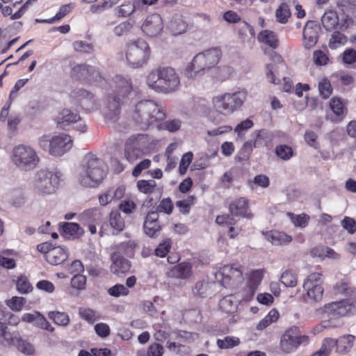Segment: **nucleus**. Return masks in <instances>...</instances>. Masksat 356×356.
Returning <instances> with one entry per match:
<instances>
[{
  "label": "nucleus",
  "instance_id": "f257e3e1",
  "mask_svg": "<svg viewBox=\"0 0 356 356\" xmlns=\"http://www.w3.org/2000/svg\"><path fill=\"white\" fill-rule=\"evenodd\" d=\"M106 169L103 161L88 153L81 159L77 170L78 183L85 188H95L104 180Z\"/></svg>",
  "mask_w": 356,
  "mask_h": 356
},
{
  "label": "nucleus",
  "instance_id": "f03ea898",
  "mask_svg": "<svg viewBox=\"0 0 356 356\" xmlns=\"http://www.w3.org/2000/svg\"><path fill=\"white\" fill-rule=\"evenodd\" d=\"M220 48L214 47L198 53L186 67L184 74L189 79H196L202 76L207 70L216 66L221 57Z\"/></svg>",
  "mask_w": 356,
  "mask_h": 356
},
{
  "label": "nucleus",
  "instance_id": "7ed1b4c3",
  "mask_svg": "<svg viewBox=\"0 0 356 356\" xmlns=\"http://www.w3.org/2000/svg\"><path fill=\"white\" fill-rule=\"evenodd\" d=\"M248 90L240 89L234 92H226L215 96L212 102L214 108L225 115H230L241 108L248 97Z\"/></svg>",
  "mask_w": 356,
  "mask_h": 356
},
{
  "label": "nucleus",
  "instance_id": "20e7f679",
  "mask_svg": "<svg viewBox=\"0 0 356 356\" xmlns=\"http://www.w3.org/2000/svg\"><path fill=\"white\" fill-rule=\"evenodd\" d=\"M126 60L132 68H139L145 65L150 56V48L143 39L132 40L126 44Z\"/></svg>",
  "mask_w": 356,
  "mask_h": 356
},
{
  "label": "nucleus",
  "instance_id": "39448f33",
  "mask_svg": "<svg viewBox=\"0 0 356 356\" xmlns=\"http://www.w3.org/2000/svg\"><path fill=\"white\" fill-rule=\"evenodd\" d=\"M63 174L60 171H49L42 169L38 171L33 181L34 191L41 195L54 193L58 188Z\"/></svg>",
  "mask_w": 356,
  "mask_h": 356
},
{
  "label": "nucleus",
  "instance_id": "423d86ee",
  "mask_svg": "<svg viewBox=\"0 0 356 356\" xmlns=\"http://www.w3.org/2000/svg\"><path fill=\"white\" fill-rule=\"evenodd\" d=\"M39 160L36 152L30 146L19 145L13 150L12 161L20 170H33L37 166Z\"/></svg>",
  "mask_w": 356,
  "mask_h": 356
},
{
  "label": "nucleus",
  "instance_id": "0eeeda50",
  "mask_svg": "<svg viewBox=\"0 0 356 356\" xmlns=\"http://www.w3.org/2000/svg\"><path fill=\"white\" fill-rule=\"evenodd\" d=\"M156 103L153 100H142L136 106L134 119L142 129H147L156 122Z\"/></svg>",
  "mask_w": 356,
  "mask_h": 356
},
{
  "label": "nucleus",
  "instance_id": "6e6552de",
  "mask_svg": "<svg viewBox=\"0 0 356 356\" xmlns=\"http://www.w3.org/2000/svg\"><path fill=\"white\" fill-rule=\"evenodd\" d=\"M179 84V77L172 67H164L157 72V92H170L174 91Z\"/></svg>",
  "mask_w": 356,
  "mask_h": 356
},
{
  "label": "nucleus",
  "instance_id": "1a4fd4ad",
  "mask_svg": "<svg viewBox=\"0 0 356 356\" xmlns=\"http://www.w3.org/2000/svg\"><path fill=\"white\" fill-rule=\"evenodd\" d=\"M243 273L240 266L236 264L225 265L216 274V279L225 287L232 286L243 281Z\"/></svg>",
  "mask_w": 356,
  "mask_h": 356
},
{
  "label": "nucleus",
  "instance_id": "9d476101",
  "mask_svg": "<svg viewBox=\"0 0 356 356\" xmlns=\"http://www.w3.org/2000/svg\"><path fill=\"white\" fill-rule=\"evenodd\" d=\"M145 138L144 135L138 134L130 137L124 148V155L129 162H134L141 158L145 150Z\"/></svg>",
  "mask_w": 356,
  "mask_h": 356
},
{
  "label": "nucleus",
  "instance_id": "9b49d317",
  "mask_svg": "<svg viewBox=\"0 0 356 356\" xmlns=\"http://www.w3.org/2000/svg\"><path fill=\"white\" fill-rule=\"evenodd\" d=\"M322 282V275L319 273H311L305 280L303 288L310 299L316 302L321 300L323 294Z\"/></svg>",
  "mask_w": 356,
  "mask_h": 356
},
{
  "label": "nucleus",
  "instance_id": "f8f14e48",
  "mask_svg": "<svg viewBox=\"0 0 356 356\" xmlns=\"http://www.w3.org/2000/svg\"><path fill=\"white\" fill-rule=\"evenodd\" d=\"M307 337L299 335L296 327L291 328L282 335L280 341L282 350L289 353L295 350L302 343L307 341Z\"/></svg>",
  "mask_w": 356,
  "mask_h": 356
},
{
  "label": "nucleus",
  "instance_id": "ddd939ff",
  "mask_svg": "<svg viewBox=\"0 0 356 356\" xmlns=\"http://www.w3.org/2000/svg\"><path fill=\"white\" fill-rule=\"evenodd\" d=\"M353 307V303L349 300L333 302L324 306V312L330 318H339L350 313Z\"/></svg>",
  "mask_w": 356,
  "mask_h": 356
},
{
  "label": "nucleus",
  "instance_id": "4468645a",
  "mask_svg": "<svg viewBox=\"0 0 356 356\" xmlns=\"http://www.w3.org/2000/svg\"><path fill=\"white\" fill-rule=\"evenodd\" d=\"M121 98L115 94H110L106 100V107L104 111L106 120L116 122L120 113Z\"/></svg>",
  "mask_w": 356,
  "mask_h": 356
},
{
  "label": "nucleus",
  "instance_id": "2eb2a0df",
  "mask_svg": "<svg viewBox=\"0 0 356 356\" xmlns=\"http://www.w3.org/2000/svg\"><path fill=\"white\" fill-rule=\"evenodd\" d=\"M73 145L71 136L61 134L52 138L51 154L53 156H61L68 152Z\"/></svg>",
  "mask_w": 356,
  "mask_h": 356
},
{
  "label": "nucleus",
  "instance_id": "dca6fc26",
  "mask_svg": "<svg viewBox=\"0 0 356 356\" xmlns=\"http://www.w3.org/2000/svg\"><path fill=\"white\" fill-rule=\"evenodd\" d=\"M165 108L157 104V122L166 117ZM181 121L179 119H172L157 122V130H165L170 133L179 131L181 127Z\"/></svg>",
  "mask_w": 356,
  "mask_h": 356
},
{
  "label": "nucleus",
  "instance_id": "f3484780",
  "mask_svg": "<svg viewBox=\"0 0 356 356\" xmlns=\"http://www.w3.org/2000/svg\"><path fill=\"white\" fill-rule=\"evenodd\" d=\"M320 26L314 21H308L303 29V45L307 49L313 47L318 40Z\"/></svg>",
  "mask_w": 356,
  "mask_h": 356
},
{
  "label": "nucleus",
  "instance_id": "a211bd4d",
  "mask_svg": "<svg viewBox=\"0 0 356 356\" xmlns=\"http://www.w3.org/2000/svg\"><path fill=\"white\" fill-rule=\"evenodd\" d=\"M112 264L111 271L115 275L125 273L130 270L131 262L124 258L119 252H113L111 256Z\"/></svg>",
  "mask_w": 356,
  "mask_h": 356
},
{
  "label": "nucleus",
  "instance_id": "6ab92c4d",
  "mask_svg": "<svg viewBox=\"0 0 356 356\" xmlns=\"http://www.w3.org/2000/svg\"><path fill=\"white\" fill-rule=\"evenodd\" d=\"M115 83V94L117 96L125 98L134 91L131 79L121 75H116L114 79Z\"/></svg>",
  "mask_w": 356,
  "mask_h": 356
},
{
  "label": "nucleus",
  "instance_id": "aec40b11",
  "mask_svg": "<svg viewBox=\"0 0 356 356\" xmlns=\"http://www.w3.org/2000/svg\"><path fill=\"white\" fill-rule=\"evenodd\" d=\"M254 148L268 147L270 145L273 138V134L266 129L256 130L251 134Z\"/></svg>",
  "mask_w": 356,
  "mask_h": 356
},
{
  "label": "nucleus",
  "instance_id": "412c9836",
  "mask_svg": "<svg viewBox=\"0 0 356 356\" xmlns=\"http://www.w3.org/2000/svg\"><path fill=\"white\" fill-rule=\"evenodd\" d=\"M230 213L236 216L250 218L251 213L248 209V200L245 197L238 198L229 204Z\"/></svg>",
  "mask_w": 356,
  "mask_h": 356
},
{
  "label": "nucleus",
  "instance_id": "4be33fe9",
  "mask_svg": "<svg viewBox=\"0 0 356 356\" xmlns=\"http://www.w3.org/2000/svg\"><path fill=\"white\" fill-rule=\"evenodd\" d=\"M80 116L78 113L70 109L64 108L56 117L57 127L60 129H65L66 127L72 123L78 122Z\"/></svg>",
  "mask_w": 356,
  "mask_h": 356
},
{
  "label": "nucleus",
  "instance_id": "5701e85b",
  "mask_svg": "<svg viewBox=\"0 0 356 356\" xmlns=\"http://www.w3.org/2000/svg\"><path fill=\"white\" fill-rule=\"evenodd\" d=\"M215 285L214 282L204 279L195 284L193 293L202 298L207 297L213 293Z\"/></svg>",
  "mask_w": 356,
  "mask_h": 356
},
{
  "label": "nucleus",
  "instance_id": "b1692460",
  "mask_svg": "<svg viewBox=\"0 0 356 356\" xmlns=\"http://www.w3.org/2000/svg\"><path fill=\"white\" fill-rule=\"evenodd\" d=\"M262 278L263 271L261 270H254L251 272L248 279V295L244 298L245 300H250L253 297Z\"/></svg>",
  "mask_w": 356,
  "mask_h": 356
},
{
  "label": "nucleus",
  "instance_id": "393cba45",
  "mask_svg": "<svg viewBox=\"0 0 356 356\" xmlns=\"http://www.w3.org/2000/svg\"><path fill=\"white\" fill-rule=\"evenodd\" d=\"M67 257L66 250L62 247L58 246L52 248L51 251L45 255V259L51 265H58L65 261Z\"/></svg>",
  "mask_w": 356,
  "mask_h": 356
},
{
  "label": "nucleus",
  "instance_id": "a878e982",
  "mask_svg": "<svg viewBox=\"0 0 356 356\" xmlns=\"http://www.w3.org/2000/svg\"><path fill=\"white\" fill-rule=\"evenodd\" d=\"M167 27L173 35H176L184 33L188 24L181 15L176 14L168 22Z\"/></svg>",
  "mask_w": 356,
  "mask_h": 356
},
{
  "label": "nucleus",
  "instance_id": "bb28decb",
  "mask_svg": "<svg viewBox=\"0 0 356 356\" xmlns=\"http://www.w3.org/2000/svg\"><path fill=\"white\" fill-rule=\"evenodd\" d=\"M192 266L188 262H182L174 266L169 272L168 276L177 279H187L192 274Z\"/></svg>",
  "mask_w": 356,
  "mask_h": 356
},
{
  "label": "nucleus",
  "instance_id": "cd10ccee",
  "mask_svg": "<svg viewBox=\"0 0 356 356\" xmlns=\"http://www.w3.org/2000/svg\"><path fill=\"white\" fill-rule=\"evenodd\" d=\"M259 42H262L273 49L278 47V38L275 32L270 30L261 31L257 35Z\"/></svg>",
  "mask_w": 356,
  "mask_h": 356
},
{
  "label": "nucleus",
  "instance_id": "c85d7f7f",
  "mask_svg": "<svg viewBox=\"0 0 356 356\" xmlns=\"http://www.w3.org/2000/svg\"><path fill=\"white\" fill-rule=\"evenodd\" d=\"M266 238L274 245H286L291 241V236L278 231H270L267 234Z\"/></svg>",
  "mask_w": 356,
  "mask_h": 356
},
{
  "label": "nucleus",
  "instance_id": "c756f323",
  "mask_svg": "<svg viewBox=\"0 0 356 356\" xmlns=\"http://www.w3.org/2000/svg\"><path fill=\"white\" fill-rule=\"evenodd\" d=\"M19 333L17 332H11L4 323L0 322V343L6 345H15Z\"/></svg>",
  "mask_w": 356,
  "mask_h": 356
},
{
  "label": "nucleus",
  "instance_id": "7c9ffc66",
  "mask_svg": "<svg viewBox=\"0 0 356 356\" xmlns=\"http://www.w3.org/2000/svg\"><path fill=\"white\" fill-rule=\"evenodd\" d=\"M144 232L146 235L153 237L156 234V212L153 210L147 211L144 224Z\"/></svg>",
  "mask_w": 356,
  "mask_h": 356
},
{
  "label": "nucleus",
  "instance_id": "2f4dec72",
  "mask_svg": "<svg viewBox=\"0 0 356 356\" xmlns=\"http://www.w3.org/2000/svg\"><path fill=\"white\" fill-rule=\"evenodd\" d=\"M321 23L327 31H330L333 30L339 23L337 13L332 10L325 12L321 17Z\"/></svg>",
  "mask_w": 356,
  "mask_h": 356
},
{
  "label": "nucleus",
  "instance_id": "473e14b6",
  "mask_svg": "<svg viewBox=\"0 0 356 356\" xmlns=\"http://www.w3.org/2000/svg\"><path fill=\"white\" fill-rule=\"evenodd\" d=\"M237 302L236 298L232 296H226L220 300L219 306L220 309L226 314H233L236 311Z\"/></svg>",
  "mask_w": 356,
  "mask_h": 356
},
{
  "label": "nucleus",
  "instance_id": "72a5a7b5",
  "mask_svg": "<svg viewBox=\"0 0 356 356\" xmlns=\"http://www.w3.org/2000/svg\"><path fill=\"white\" fill-rule=\"evenodd\" d=\"M109 224L116 234L122 232L124 227V221L118 210H113L109 215Z\"/></svg>",
  "mask_w": 356,
  "mask_h": 356
},
{
  "label": "nucleus",
  "instance_id": "f704fd0d",
  "mask_svg": "<svg viewBox=\"0 0 356 356\" xmlns=\"http://www.w3.org/2000/svg\"><path fill=\"white\" fill-rule=\"evenodd\" d=\"M92 66L86 64H79L74 66L71 70V76L79 80L86 81L88 73Z\"/></svg>",
  "mask_w": 356,
  "mask_h": 356
},
{
  "label": "nucleus",
  "instance_id": "c9c22d12",
  "mask_svg": "<svg viewBox=\"0 0 356 356\" xmlns=\"http://www.w3.org/2000/svg\"><path fill=\"white\" fill-rule=\"evenodd\" d=\"M141 29L143 32L150 38L156 36V17L152 15L147 17L143 22Z\"/></svg>",
  "mask_w": 356,
  "mask_h": 356
},
{
  "label": "nucleus",
  "instance_id": "e433bc0d",
  "mask_svg": "<svg viewBox=\"0 0 356 356\" xmlns=\"http://www.w3.org/2000/svg\"><path fill=\"white\" fill-rule=\"evenodd\" d=\"M63 231L65 234H69L74 238H79L84 233L83 229L76 222H64Z\"/></svg>",
  "mask_w": 356,
  "mask_h": 356
},
{
  "label": "nucleus",
  "instance_id": "4c0bfd02",
  "mask_svg": "<svg viewBox=\"0 0 356 356\" xmlns=\"http://www.w3.org/2000/svg\"><path fill=\"white\" fill-rule=\"evenodd\" d=\"M330 107L332 112L339 117H343L347 112L343 101L339 97H332L331 99Z\"/></svg>",
  "mask_w": 356,
  "mask_h": 356
},
{
  "label": "nucleus",
  "instance_id": "58836bf2",
  "mask_svg": "<svg viewBox=\"0 0 356 356\" xmlns=\"http://www.w3.org/2000/svg\"><path fill=\"white\" fill-rule=\"evenodd\" d=\"M355 337L351 334L344 335L337 340V350L341 353L348 352L353 345Z\"/></svg>",
  "mask_w": 356,
  "mask_h": 356
},
{
  "label": "nucleus",
  "instance_id": "ea45409f",
  "mask_svg": "<svg viewBox=\"0 0 356 356\" xmlns=\"http://www.w3.org/2000/svg\"><path fill=\"white\" fill-rule=\"evenodd\" d=\"M290 16L291 12L289 5L286 3H282L275 11L276 20L280 24H286Z\"/></svg>",
  "mask_w": 356,
  "mask_h": 356
},
{
  "label": "nucleus",
  "instance_id": "a19ab883",
  "mask_svg": "<svg viewBox=\"0 0 356 356\" xmlns=\"http://www.w3.org/2000/svg\"><path fill=\"white\" fill-rule=\"evenodd\" d=\"M279 318L278 312L273 309H271L268 315H266L257 325V329L259 330H263L269 326L272 323L275 322Z\"/></svg>",
  "mask_w": 356,
  "mask_h": 356
},
{
  "label": "nucleus",
  "instance_id": "79ce46f5",
  "mask_svg": "<svg viewBox=\"0 0 356 356\" xmlns=\"http://www.w3.org/2000/svg\"><path fill=\"white\" fill-rule=\"evenodd\" d=\"M338 344L337 340L328 338L323 341L321 349L314 353L313 356H328L332 348Z\"/></svg>",
  "mask_w": 356,
  "mask_h": 356
},
{
  "label": "nucleus",
  "instance_id": "37998d69",
  "mask_svg": "<svg viewBox=\"0 0 356 356\" xmlns=\"http://www.w3.org/2000/svg\"><path fill=\"white\" fill-rule=\"evenodd\" d=\"M138 191L145 194L151 195L156 189V181L151 180H139L137 182Z\"/></svg>",
  "mask_w": 356,
  "mask_h": 356
},
{
  "label": "nucleus",
  "instance_id": "c03bdc74",
  "mask_svg": "<svg viewBox=\"0 0 356 356\" xmlns=\"http://www.w3.org/2000/svg\"><path fill=\"white\" fill-rule=\"evenodd\" d=\"M140 8V0H133V2H128L127 3L122 4L119 8V15L122 17L129 16L136 9Z\"/></svg>",
  "mask_w": 356,
  "mask_h": 356
},
{
  "label": "nucleus",
  "instance_id": "a18cd8bd",
  "mask_svg": "<svg viewBox=\"0 0 356 356\" xmlns=\"http://www.w3.org/2000/svg\"><path fill=\"white\" fill-rule=\"evenodd\" d=\"M347 41L346 37L339 31H334L331 35L329 40V47L335 49L341 45H343Z\"/></svg>",
  "mask_w": 356,
  "mask_h": 356
},
{
  "label": "nucleus",
  "instance_id": "49530a36",
  "mask_svg": "<svg viewBox=\"0 0 356 356\" xmlns=\"http://www.w3.org/2000/svg\"><path fill=\"white\" fill-rule=\"evenodd\" d=\"M275 154L283 161H288L293 156V149L286 145H280L275 148Z\"/></svg>",
  "mask_w": 356,
  "mask_h": 356
},
{
  "label": "nucleus",
  "instance_id": "de8ad7c7",
  "mask_svg": "<svg viewBox=\"0 0 356 356\" xmlns=\"http://www.w3.org/2000/svg\"><path fill=\"white\" fill-rule=\"evenodd\" d=\"M48 317L52 319L56 324L63 326L67 325L70 321L68 315L65 312H50L48 314Z\"/></svg>",
  "mask_w": 356,
  "mask_h": 356
},
{
  "label": "nucleus",
  "instance_id": "09e8293b",
  "mask_svg": "<svg viewBox=\"0 0 356 356\" xmlns=\"http://www.w3.org/2000/svg\"><path fill=\"white\" fill-rule=\"evenodd\" d=\"M72 47L76 51L83 54H92L95 51L94 45L83 40L74 41Z\"/></svg>",
  "mask_w": 356,
  "mask_h": 356
},
{
  "label": "nucleus",
  "instance_id": "8fccbe9b",
  "mask_svg": "<svg viewBox=\"0 0 356 356\" xmlns=\"http://www.w3.org/2000/svg\"><path fill=\"white\" fill-rule=\"evenodd\" d=\"M280 281L285 286L293 287L297 284L296 275L291 270H286L282 274Z\"/></svg>",
  "mask_w": 356,
  "mask_h": 356
},
{
  "label": "nucleus",
  "instance_id": "3c124183",
  "mask_svg": "<svg viewBox=\"0 0 356 356\" xmlns=\"http://www.w3.org/2000/svg\"><path fill=\"white\" fill-rule=\"evenodd\" d=\"M217 345L221 349H228L239 344L240 340L235 337H226L223 339H218Z\"/></svg>",
  "mask_w": 356,
  "mask_h": 356
},
{
  "label": "nucleus",
  "instance_id": "603ef678",
  "mask_svg": "<svg viewBox=\"0 0 356 356\" xmlns=\"http://www.w3.org/2000/svg\"><path fill=\"white\" fill-rule=\"evenodd\" d=\"M15 345H16L17 349L23 353L32 355L34 353V348L32 344L23 340L19 335L17 337Z\"/></svg>",
  "mask_w": 356,
  "mask_h": 356
},
{
  "label": "nucleus",
  "instance_id": "864d4df0",
  "mask_svg": "<svg viewBox=\"0 0 356 356\" xmlns=\"http://www.w3.org/2000/svg\"><path fill=\"white\" fill-rule=\"evenodd\" d=\"M278 66L275 64L269 63L266 66V75L269 81L273 84H279L280 79L276 77Z\"/></svg>",
  "mask_w": 356,
  "mask_h": 356
},
{
  "label": "nucleus",
  "instance_id": "5fc2aeb1",
  "mask_svg": "<svg viewBox=\"0 0 356 356\" xmlns=\"http://www.w3.org/2000/svg\"><path fill=\"white\" fill-rule=\"evenodd\" d=\"M17 290L21 293H27L32 291L33 287L27 277L20 276L16 281Z\"/></svg>",
  "mask_w": 356,
  "mask_h": 356
},
{
  "label": "nucleus",
  "instance_id": "6e6d98bb",
  "mask_svg": "<svg viewBox=\"0 0 356 356\" xmlns=\"http://www.w3.org/2000/svg\"><path fill=\"white\" fill-rule=\"evenodd\" d=\"M88 74L86 82L90 84H99L104 80L102 73L96 67L92 66Z\"/></svg>",
  "mask_w": 356,
  "mask_h": 356
},
{
  "label": "nucleus",
  "instance_id": "4d7b16f0",
  "mask_svg": "<svg viewBox=\"0 0 356 356\" xmlns=\"http://www.w3.org/2000/svg\"><path fill=\"white\" fill-rule=\"evenodd\" d=\"M318 90L323 99L329 97L332 92V88L330 81L327 79L321 80L318 83Z\"/></svg>",
  "mask_w": 356,
  "mask_h": 356
},
{
  "label": "nucleus",
  "instance_id": "13d9d810",
  "mask_svg": "<svg viewBox=\"0 0 356 356\" xmlns=\"http://www.w3.org/2000/svg\"><path fill=\"white\" fill-rule=\"evenodd\" d=\"M270 184L269 178L264 175H256L252 181H249V185L252 189L254 188V186L261 188H267Z\"/></svg>",
  "mask_w": 356,
  "mask_h": 356
},
{
  "label": "nucleus",
  "instance_id": "bf43d9fd",
  "mask_svg": "<svg viewBox=\"0 0 356 356\" xmlns=\"http://www.w3.org/2000/svg\"><path fill=\"white\" fill-rule=\"evenodd\" d=\"M25 302V298L17 296H14L10 300L6 301L7 305L15 312L21 311Z\"/></svg>",
  "mask_w": 356,
  "mask_h": 356
},
{
  "label": "nucleus",
  "instance_id": "052dcab7",
  "mask_svg": "<svg viewBox=\"0 0 356 356\" xmlns=\"http://www.w3.org/2000/svg\"><path fill=\"white\" fill-rule=\"evenodd\" d=\"M136 244L134 241H129L123 242L117 245V249L122 251L128 257H132L134 253V249Z\"/></svg>",
  "mask_w": 356,
  "mask_h": 356
},
{
  "label": "nucleus",
  "instance_id": "680f3d73",
  "mask_svg": "<svg viewBox=\"0 0 356 356\" xmlns=\"http://www.w3.org/2000/svg\"><path fill=\"white\" fill-rule=\"evenodd\" d=\"M172 242L170 238H165L157 246V257H163L167 255L171 248Z\"/></svg>",
  "mask_w": 356,
  "mask_h": 356
},
{
  "label": "nucleus",
  "instance_id": "e2e57ef3",
  "mask_svg": "<svg viewBox=\"0 0 356 356\" xmlns=\"http://www.w3.org/2000/svg\"><path fill=\"white\" fill-rule=\"evenodd\" d=\"M318 252H319V257H328V258H331V259H334L339 258V254L336 252H334L332 249H331L330 248H328V247L321 248V249L314 248L312 251V253L316 254Z\"/></svg>",
  "mask_w": 356,
  "mask_h": 356
},
{
  "label": "nucleus",
  "instance_id": "0e129e2a",
  "mask_svg": "<svg viewBox=\"0 0 356 356\" xmlns=\"http://www.w3.org/2000/svg\"><path fill=\"white\" fill-rule=\"evenodd\" d=\"M81 107L87 111L92 112L99 108V104L95 100L94 95L91 93V97H88L83 99Z\"/></svg>",
  "mask_w": 356,
  "mask_h": 356
},
{
  "label": "nucleus",
  "instance_id": "69168bd1",
  "mask_svg": "<svg viewBox=\"0 0 356 356\" xmlns=\"http://www.w3.org/2000/svg\"><path fill=\"white\" fill-rule=\"evenodd\" d=\"M254 125L253 122L247 118L246 120L241 122L236 127L234 131L237 134L238 136H243L245 133L250 128H252Z\"/></svg>",
  "mask_w": 356,
  "mask_h": 356
},
{
  "label": "nucleus",
  "instance_id": "338daca9",
  "mask_svg": "<svg viewBox=\"0 0 356 356\" xmlns=\"http://www.w3.org/2000/svg\"><path fill=\"white\" fill-rule=\"evenodd\" d=\"M86 282V276L78 273L75 275L71 280L72 287L78 290H82L85 288Z\"/></svg>",
  "mask_w": 356,
  "mask_h": 356
},
{
  "label": "nucleus",
  "instance_id": "774afa93",
  "mask_svg": "<svg viewBox=\"0 0 356 356\" xmlns=\"http://www.w3.org/2000/svg\"><path fill=\"white\" fill-rule=\"evenodd\" d=\"M133 24L130 22H124L116 26L113 32L117 36H122L131 31Z\"/></svg>",
  "mask_w": 356,
  "mask_h": 356
}]
</instances>
